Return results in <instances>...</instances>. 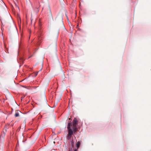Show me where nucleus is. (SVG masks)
I'll return each instance as SVG.
<instances>
[{"label": "nucleus", "instance_id": "1", "mask_svg": "<svg viewBox=\"0 0 151 151\" xmlns=\"http://www.w3.org/2000/svg\"><path fill=\"white\" fill-rule=\"evenodd\" d=\"M73 134V131L72 130L69 129L68 131V134L67 137V139L68 140H70Z\"/></svg>", "mask_w": 151, "mask_h": 151}, {"label": "nucleus", "instance_id": "2", "mask_svg": "<svg viewBox=\"0 0 151 151\" xmlns=\"http://www.w3.org/2000/svg\"><path fill=\"white\" fill-rule=\"evenodd\" d=\"M5 6V5L2 0H0V11L3 8V7Z\"/></svg>", "mask_w": 151, "mask_h": 151}, {"label": "nucleus", "instance_id": "3", "mask_svg": "<svg viewBox=\"0 0 151 151\" xmlns=\"http://www.w3.org/2000/svg\"><path fill=\"white\" fill-rule=\"evenodd\" d=\"M78 121L76 118H74L73 120V126H76V125L78 124Z\"/></svg>", "mask_w": 151, "mask_h": 151}, {"label": "nucleus", "instance_id": "4", "mask_svg": "<svg viewBox=\"0 0 151 151\" xmlns=\"http://www.w3.org/2000/svg\"><path fill=\"white\" fill-rule=\"evenodd\" d=\"M71 126V124L70 122H69L68 124V125L67 126V128L68 129V131L69 130V129H71V130H72L71 128H70V127Z\"/></svg>", "mask_w": 151, "mask_h": 151}, {"label": "nucleus", "instance_id": "5", "mask_svg": "<svg viewBox=\"0 0 151 151\" xmlns=\"http://www.w3.org/2000/svg\"><path fill=\"white\" fill-rule=\"evenodd\" d=\"M73 133L74 132V133H75L77 130V128L76 126H73Z\"/></svg>", "mask_w": 151, "mask_h": 151}, {"label": "nucleus", "instance_id": "6", "mask_svg": "<svg viewBox=\"0 0 151 151\" xmlns=\"http://www.w3.org/2000/svg\"><path fill=\"white\" fill-rule=\"evenodd\" d=\"M80 141H78L77 142L76 144V145L77 147V149H78L80 147Z\"/></svg>", "mask_w": 151, "mask_h": 151}, {"label": "nucleus", "instance_id": "7", "mask_svg": "<svg viewBox=\"0 0 151 151\" xmlns=\"http://www.w3.org/2000/svg\"><path fill=\"white\" fill-rule=\"evenodd\" d=\"M70 142H71V145L72 146V147L73 148L74 147V142L73 140H72L71 141H70Z\"/></svg>", "mask_w": 151, "mask_h": 151}, {"label": "nucleus", "instance_id": "8", "mask_svg": "<svg viewBox=\"0 0 151 151\" xmlns=\"http://www.w3.org/2000/svg\"><path fill=\"white\" fill-rule=\"evenodd\" d=\"M19 116V113L18 112H16L15 113V116L16 117H18Z\"/></svg>", "mask_w": 151, "mask_h": 151}, {"label": "nucleus", "instance_id": "9", "mask_svg": "<svg viewBox=\"0 0 151 151\" xmlns=\"http://www.w3.org/2000/svg\"><path fill=\"white\" fill-rule=\"evenodd\" d=\"M9 125V124H7L6 125L5 127V128H6L5 130H7V129H8Z\"/></svg>", "mask_w": 151, "mask_h": 151}, {"label": "nucleus", "instance_id": "10", "mask_svg": "<svg viewBox=\"0 0 151 151\" xmlns=\"http://www.w3.org/2000/svg\"><path fill=\"white\" fill-rule=\"evenodd\" d=\"M69 120H70V121L71 120V119L70 118H69Z\"/></svg>", "mask_w": 151, "mask_h": 151}, {"label": "nucleus", "instance_id": "11", "mask_svg": "<svg viewBox=\"0 0 151 151\" xmlns=\"http://www.w3.org/2000/svg\"><path fill=\"white\" fill-rule=\"evenodd\" d=\"M77 149H75L74 150V151H77Z\"/></svg>", "mask_w": 151, "mask_h": 151}, {"label": "nucleus", "instance_id": "12", "mask_svg": "<svg viewBox=\"0 0 151 151\" xmlns=\"http://www.w3.org/2000/svg\"><path fill=\"white\" fill-rule=\"evenodd\" d=\"M71 151H72V148L71 149Z\"/></svg>", "mask_w": 151, "mask_h": 151}, {"label": "nucleus", "instance_id": "13", "mask_svg": "<svg viewBox=\"0 0 151 151\" xmlns=\"http://www.w3.org/2000/svg\"><path fill=\"white\" fill-rule=\"evenodd\" d=\"M67 19L68 20V17H67Z\"/></svg>", "mask_w": 151, "mask_h": 151}, {"label": "nucleus", "instance_id": "14", "mask_svg": "<svg viewBox=\"0 0 151 151\" xmlns=\"http://www.w3.org/2000/svg\"><path fill=\"white\" fill-rule=\"evenodd\" d=\"M69 151H70V150H69Z\"/></svg>", "mask_w": 151, "mask_h": 151}]
</instances>
